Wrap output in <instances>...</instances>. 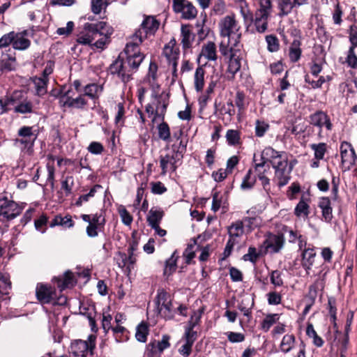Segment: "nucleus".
Wrapping results in <instances>:
<instances>
[{
    "mask_svg": "<svg viewBox=\"0 0 357 357\" xmlns=\"http://www.w3.org/2000/svg\"><path fill=\"white\" fill-rule=\"evenodd\" d=\"M270 167L264 161L261 160L259 162H256L255 165V169L257 175L259 177L265 174V173L269 170Z\"/></svg>",
    "mask_w": 357,
    "mask_h": 357,
    "instance_id": "64",
    "label": "nucleus"
},
{
    "mask_svg": "<svg viewBox=\"0 0 357 357\" xmlns=\"http://www.w3.org/2000/svg\"><path fill=\"white\" fill-rule=\"evenodd\" d=\"M56 225L63 226L67 228H70L74 226V222L69 215L62 217L61 215H56L50 223V226L53 227Z\"/></svg>",
    "mask_w": 357,
    "mask_h": 357,
    "instance_id": "38",
    "label": "nucleus"
},
{
    "mask_svg": "<svg viewBox=\"0 0 357 357\" xmlns=\"http://www.w3.org/2000/svg\"><path fill=\"white\" fill-rule=\"evenodd\" d=\"M186 145L180 141L179 144H173L172 149H166V153L160 156V165L162 169V174H165L167 172L176 171L177 162L183 158V153L185 151Z\"/></svg>",
    "mask_w": 357,
    "mask_h": 357,
    "instance_id": "3",
    "label": "nucleus"
},
{
    "mask_svg": "<svg viewBox=\"0 0 357 357\" xmlns=\"http://www.w3.org/2000/svg\"><path fill=\"white\" fill-rule=\"evenodd\" d=\"M164 215V212L160 208H151L147 216V222L149 225L151 227L160 225V221Z\"/></svg>",
    "mask_w": 357,
    "mask_h": 357,
    "instance_id": "28",
    "label": "nucleus"
},
{
    "mask_svg": "<svg viewBox=\"0 0 357 357\" xmlns=\"http://www.w3.org/2000/svg\"><path fill=\"white\" fill-rule=\"evenodd\" d=\"M161 352L155 344V342H151L146 345V355L147 357H161Z\"/></svg>",
    "mask_w": 357,
    "mask_h": 357,
    "instance_id": "58",
    "label": "nucleus"
},
{
    "mask_svg": "<svg viewBox=\"0 0 357 357\" xmlns=\"http://www.w3.org/2000/svg\"><path fill=\"white\" fill-rule=\"evenodd\" d=\"M205 70L203 66L197 68L194 75V86L197 92L202 91L204 86Z\"/></svg>",
    "mask_w": 357,
    "mask_h": 357,
    "instance_id": "33",
    "label": "nucleus"
},
{
    "mask_svg": "<svg viewBox=\"0 0 357 357\" xmlns=\"http://www.w3.org/2000/svg\"><path fill=\"white\" fill-rule=\"evenodd\" d=\"M155 304L158 314L165 319L174 317V310L169 295L162 290L158 293Z\"/></svg>",
    "mask_w": 357,
    "mask_h": 357,
    "instance_id": "9",
    "label": "nucleus"
},
{
    "mask_svg": "<svg viewBox=\"0 0 357 357\" xmlns=\"http://www.w3.org/2000/svg\"><path fill=\"white\" fill-rule=\"evenodd\" d=\"M75 282L74 280L73 273L70 271H66L64 274L63 281L61 282V284H59L58 286L62 291L66 288L73 287L75 284Z\"/></svg>",
    "mask_w": 357,
    "mask_h": 357,
    "instance_id": "56",
    "label": "nucleus"
},
{
    "mask_svg": "<svg viewBox=\"0 0 357 357\" xmlns=\"http://www.w3.org/2000/svg\"><path fill=\"white\" fill-rule=\"evenodd\" d=\"M244 233L243 222L241 220H238L232 222L228 227V234L229 238L236 239L243 236Z\"/></svg>",
    "mask_w": 357,
    "mask_h": 357,
    "instance_id": "31",
    "label": "nucleus"
},
{
    "mask_svg": "<svg viewBox=\"0 0 357 357\" xmlns=\"http://www.w3.org/2000/svg\"><path fill=\"white\" fill-rule=\"evenodd\" d=\"M355 48L349 47L346 58V63L348 66L353 69L357 68V55L355 52Z\"/></svg>",
    "mask_w": 357,
    "mask_h": 357,
    "instance_id": "53",
    "label": "nucleus"
},
{
    "mask_svg": "<svg viewBox=\"0 0 357 357\" xmlns=\"http://www.w3.org/2000/svg\"><path fill=\"white\" fill-rule=\"evenodd\" d=\"M294 214L296 216L301 218H307L310 214V206L307 200H305L303 197L301 199L299 202L295 207Z\"/></svg>",
    "mask_w": 357,
    "mask_h": 357,
    "instance_id": "36",
    "label": "nucleus"
},
{
    "mask_svg": "<svg viewBox=\"0 0 357 357\" xmlns=\"http://www.w3.org/2000/svg\"><path fill=\"white\" fill-rule=\"evenodd\" d=\"M238 40L236 38L235 40V43H234L231 47V50L228 52V54L225 56L229 57V64H228V72L231 74L232 77L241 69V58L238 53L240 52L238 47Z\"/></svg>",
    "mask_w": 357,
    "mask_h": 357,
    "instance_id": "12",
    "label": "nucleus"
},
{
    "mask_svg": "<svg viewBox=\"0 0 357 357\" xmlns=\"http://www.w3.org/2000/svg\"><path fill=\"white\" fill-rule=\"evenodd\" d=\"M220 35L222 40L219 45L220 53L223 56L228 54L231 51V46L235 43V40L238 38L240 43L241 33H239L240 25L236 20L234 14L227 15L223 17L219 23Z\"/></svg>",
    "mask_w": 357,
    "mask_h": 357,
    "instance_id": "2",
    "label": "nucleus"
},
{
    "mask_svg": "<svg viewBox=\"0 0 357 357\" xmlns=\"http://www.w3.org/2000/svg\"><path fill=\"white\" fill-rule=\"evenodd\" d=\"M254 305V301L250 296H244L241 303L238 304V310L243 312L245 317H250L251 314V310Z\"/></svg>",
    "mask_w": 357,
    "mask_h": 357,
    "instance_id": "35",
    "label": "nucleus"
},
{
    "mask_svg": "<svg viewBox=\"0 0 357 357\" xmlns=\"http://www.w3.org/2000/svg\"><path fill=\"white\" fill-rule=\"evenodd\" d=\"M103 91V86L96 84H89L84 87L83 96H86L91 99H98Z\"/></svg>",
    "mask_w": 357,
    "mask_h": 357,
    "instance_id": "29",
    "label": "nucleus"
},
{
    "mask_svg": "<svg viewBox=\"0 0 357 357\" xmlns=\"http://www.w3.org/2000/svg\"><path fill=\"white\" fill-rule=\"evenodd\" d=\"M113 29L105 22L102 29L97 31V36L94 37L93 47L104 50L110 42V36L113 33Z\"/></svg>",
    "mask_w": 357,
    "mask_h": 357,
    "instance_id": "13",
    "label": "nucleus"
},
{
    "mask_svg": "<svg viewBox=\"0 0 357 357\" xmlns=\"http://www.w3.org/2000/svg\"><path fill=\"white\" fill-rule=\"evenodd\" d=\"M105 26V22H98L97 23H86L84 30L77 36V43L82 45H89L93 46L94 37L97 36V31L102 29Z\"/></svg>",
    "mask_w": 357,
    "mask_h": 357,
    "instance_id": "8",
    "label": "nucleus"
},
{
    "mask_svg": "<svg viewBox=\"0 0 357 357\" xmlns=\"http://www.w3.org/2000/svg\"><path fill=\"white\" fill-rule=\"evenodd\" d=\"M181 45L184 50L192 47L195 40V35L192 31L190 25L183 24L181 28Z\"/></svg>",
    "mask_w": 357,
    "mask_h": 357,
    "instance_id": "21",
    "label": "nucleus"
},
{
    "mask_svg": "<svg viewBox=\"0 0 357 357\" xmlns=\"http://www.w3.org/2000/svg\"><path fill=\"white\" fill-rule=\"evenodd\" d=\"M163 55L167 58L169 64L172 66L174 73L176 72L177 60L179 53L177 49L174 48V43L169 42L163 48Z\"/></svg>",
    "mask_w": 357,
    "mask_h": 357,
    "instance_id": "19",
    "label": "nucleus"
},
{
    "mask_svg": "<svg viewBox=\"0 0 357 357\" xmlns=\"http://www.w3.org/2000/svg\"><path fill=\"white\" fill-rule=\"evenodd\" d=\"M204 309L200 308L197 311H194L193 313L190 316V319L188 323V325L185 327V332L189 333H197L196 331H194V328L199 324L202 315L203 314Z\"/></svg>",
    "mask_w": 357,
    "mask_h": 357,
    "instance_id": "30",
    "label": "nucleus"
},
{
    "mask_svg": "<svg viewBox=\"0 0 357 357\" xmlns=\"http://www.w3.org/2000/svg\"><path fill=\"white\" fill-rule=\"evenodd\" d=\"M178 255H176V252H174L172 256L166 260L165 266L164 269V275L166 276L171 275L176 268V261L178 259Z\"/></svg>",
    "mask_w": 357,
    "mask_h": 357,
    "instance_id": "43",
    "label": "nucleus"
},
{
    "mask_svg": "<svg viewBox=\"0 0 357 357\" xmlns=\"http://www.w3.org/2000/svg\"><path fill=\"white\" fill-rule=\"evenodd\" d=\"M266 41L268 45V50L271 52H277L279 50L280 44L278 39L274 35H268L266 36Z\"/></svg>",
    "mask_w": 357,
    "mask_h": 357,
    "instance_id": "54",
    "label": "nucleus"
},
{
    "mask_svg": "<svg viewBox=\"0 0 357 357\" xmlns=\"http://www.w3.org/2000/svg\"><path fill=\"white\" fill-rule=\"evenodd\" d=\"M197 333H189L185 332L183 338L185 343L178 349L179 354L183 357H188L192 351V347L197 340Z\"/></svg>",
    "mask_w": 357,
    "mask_h": 357,
    "instance_id": "22",
    "label": "nucleus"
},
{
    "mask_svg": "<svg viewBox=\"0 0 357 357\" xmlns=\"http://www.w3.org/2000/svg\"><path fill=\"white\" fill-rule=\"evenodd\" d=\"M252 169H249L241 185L242 189L248 190L252 188L254 186L256 182V178L255 176L252 175Z\"/></svg>",
    "mask_w": 357,
    "mask_h": 357,
    "instance_id": "52",
    "label": "nucleus"
},
{
    "mask_svg": "<svg viewBox=\"0 0 357 357\" xmlns=\"http://www.w3.org/2000/svg\"><path fill=\"white\" fill-rule=\"evenodd\" d=\"M37 135L33 131V127L24 126L17 131V137L13 140L14 146L19 148L25 154L31 155Z\"/></svg>",
    "mask_w": 357,
    "mask_h": 357,
    "instance_id": "4",
    "label": "nucleus"
},
{
    "mask_svg": "<svg viewBox=\"0 0 357 357\" xmlns=\"http://www.w3.org/2000/svg\"><path fill=\"white\" fill-rule=\"evenodd\" d=\"M95 347L96 336L90 335L87 340H75L71 344V350L75 357H86L93 354Z\"/></svg>",
    "mask_w": 357,
    "mask_h": 357,
    "instance_id": "6",
    "label": "nucleus"
},
{
    "mask_svg": "<svg viewBox=\"0 0 357 357\" xmlns=\"http://www.w3.org/2000/svg\"><path fill=\"white\" fill-rule=\"evenodd\" d=\"M284 239L282 235H270L265 243L268 249L273 252H278L283 247Z\"/></svg>",
    "mask_w": 357,
    "mask_h": 357,
    "instance_id": "25",
    "label": "nucleus"
},
{
    "mask_svg": "<svg viewBox=\"0 0 357 357\" xmlns=\"http://www.w3.org/2000/svg\"><path fill=\"white\" fill-rule=\"evenodd\" d=\"M15 112L20 114H28L33 112V104L31 101L24 100L15 107Z\"/></svg>",
    "mask_w": 357,
    "mask_h": 357,
    "instance_id": "50",
    "label": "nucleus"
},
{
    "mask_svg": "<svg viewBox=\"0 0 357 357\" xmlns=\"http://www.w3.org/2000/svg\"><path fill=\"white\" fill-rule=\"evenodd\" d=\"M295 337L294 335H285L281 341L280 349L284 353L289 352L294 346Z\"/></svg>",
    "mask_w": 357,
    "mask_h": 357,
    "instance_id": "44",
    "label": "nucleus"
},
{
    "mask_svg": "<svg viewBox=\"0 0 357 357\" xmlns=\"http://www.w3.org/2000/svg\"><path fill=\"white\" fill-rule=\"evenodd\" d=\"M160 24L155 16L145 15L139 28L130 38L142 43L145 39L155 35Z\"/></svg>",
    "mask_w": 357,
    "mask_h": 357,
    "instance_id": "5",
    "label": "nucleus"
},
{
    "mask_svg": "<svg viewBox=\"0 0 357 357\" xmlns=\"http://www.w3.org/2000/svg\"><path fill=\"white\" fill-rule=\"evenodd\" d=\"M310 123L318 128V137L319 139L323 137V128H325L327 131H331L333 129V123L328 115L323 111H317L312 114L310 116Z\"/></svg>",
    "mask_w": 357,
    "mask_h": 357,
    "instance_id": "10",
    "label": "nucleus"
},
{
    "mask_svg": "<svg viewBox=\"0 0 357 357\" xmlns=\"http://www.w3.org/2000/svg\"><path fill=\"white\" fill-rule=\"evenodd\" d=\"M310 149L314 151V158L317 160H323L327 151V144L324 142L310 144Z\"/></svg>",
    "mask_w": 357,
    "mask_h": 357,
    "instance_id": "39",
    "label": "nucleus"
},
{
    "mask_svg": "<svg viewBox=\"0 0 357 357\" xmlns=\"http://www.w3.org/2000/svg\"><path fill=\"white\" fill-rule=\"evenodd\" d=\"M87 104L86 100L84 98L83 95H80L75 98L67 96L66 100H63V106L68 107H73L76 109H82Z\"/></svg>",
    "mask_w": 357,
    "mask_h": 357,
    "instance_id": "32",
    "label": "nucleus"
},
{
    "mask_svg": "<svg viewBox=\"0 0 357 357\" xmlns=\"http://www.w3.org/2000/svg\"><path fill=\"white\" fill-rule=\"evenodd\" d=\"M15 39V32L11 31L8 33L4 34L0 38V48L6 47L10 44H13V40Z\"/></svg>",
    "mask_w": 357,
    "mask_h": 357,
    "instance_id": "61",
    "label": "nucleus"
},
{
    "mask_svg": "<svg viewBox=\"0 0 357 357\" xmlns=\"http://www.w3.org/2000/svg\"><path fill=\"white\" fill-rule=\"evenodd\" d=\"M278 314H268L263 320L261 323V328L264 331H268L270 328L277 321L278 319Z\"/></svg>",
    "mask_w": 357,
    "mask_h": 357,
    "instance_id": "55",
    "label": "nucleus"
},
{
    "mask_svg": "<svg viewBox=\"0 0 357 357\" xmlns=\"http://www.w3.org/2000/svg\"><path fill=\"white\" fill-rule=\"evenodd\" d=\"M141 44L130 38L124 49L126 60L121 59L119 57L109 66L110 73L112 75H116L124 83L132 79V74L137 71L145 58L144 54L139 50Z\"/></svg>",
    "mask_w": 357,
    "mask_h": 357,
    "instance_id": "1",
    "label": "nucleus"
},
{
    "mask_svg": "<svg viewBox=\"0 0 357 357\" xmlns=\"http://www.w3.org/2000/svg\"><path fill=\"white\" fill-rule=\"evenodd\" d=\"M157 72V64L154 62H151L149 64L148 73L144 78V82H147L154 91L159 88V85L156 83L158 78Z\"/></svg>",
    "mask_w": 357,
    "mask_h": 357,
    "instance_id": "26",
    "label": "nucleus"
},
{
    "mask_svg": "<svg viewBox=\"0 0 357 357\" xmlns=\"http://www.w3.org/2000/svg\"><path fill=\"white\" fill-rule=\"evenodd\" d=\"M301 42L298 40H294L289 47V56L292 62L298 61L301 56Z\"/></svg>",
    "mask_w": 357,
    "mask_h": 357,
    "instance_id": "37",
    "label": "nucleus"
},
{
    "mask_svg": "<svg viewBox=\"0 0 357 357\" xmlns=\"http://www.w3.org/2000/svg\"><path fill=\"white\" fill-rule=\"evenodd\" d=\"M10 282L7 275L0 273V292L8 294V290L10 289Z\"/></svg>",
    "mask_w": 357,
    "mask_h": 357,
    "instance_id": "62",
    "label": "nucleus"
},
{
    "mask_svg": "<svg viewBox=\"0 0 357 357\" xmlns=\"http://www.w3.org/2000/svg\"><path fill=\"white\" fill-rule=\"evenodd\" d=\"M318 206L321 210L322 219L326 222H331L333 215L330 199L328 197H321L318 202Z\"/></svg>",
    "mask_w": 357,
    "mask_h": 357,
    "instance_id": "20",
    "label": "nucleus"
},
{
    "mask_svg": "<svg viewBox=\"0 0 357 357\" xmlns=\"http://www.w3.org/2000/svg\"><path fill=\"white\" fill-rule=\"evenodd\" d=\"M55 289L44 284H38L36 289L37 299L43 304L51 303L55 297Z\"/></svg>",
    "mask_w": 357,
    "mask_h": 357,
    "instance_id": "15",
    "label": "nucleus"
},
{
    "mask_svg": "<svg viewBox=\"0 0 357 357\" xmlns=\"http://www.w3.org/2000/svg\"><path fill=\"white\" fill-rule=\"evenodd\" d=\"M33 82L35 86L36 94L38 96H44L47 93V86L49 79L35 77L33 78Z\"/></svg>",
    "mask_w": 357,
    "mask_h": 357,
    "instance_id": "41",
    "label": "nucleus"
},
{
    "mask_svg": "<svg viewBox=\"0 0 357 357\" xmlns=\"http://www.w3.org/2000/svg\"><path fill=\"white\" fill-rule=\"evenodd\" d=\"M158 137L163 141H169L170 138V130L168 124L166 122L162 121L158 126Z\"/></svg>",
    "mask_w": 357,
    "mask_h": 357,
    "instance_id": "51",
    "label": "nucleus"
},
{
    "mask_svg": "<svg viewBox=\"0 0 357 357\" xmlns=\"http://www.w3.org/2000/svg\"><path fill=\"white\" fill-rule=\"evenodd\" d=\"M31 45V41L26 38L22 33H15L13 47L15 50H24Z\"/></svg>",
    "mask_w": 357,
    "mask_h": 357,
    "instance_id": "34",
    "label": "nucleus"
},
{
    "mask_svg": "<svg viewBox=\"0 0 357 357\" xmlns=\"http://www.w3.org/2000/svg\"><path fill=\"white\" fill-rule=\"evenodd\" d=\"M149 334V327L146 324L142 322L136 328L135 337L140 342H145Z\"/></svg>",
    "mask_w": 357,
    "mask_h": 357,
    "instance_id": "49",
    "label": "nucleus"
},
{
    "mask_svg": "<svg viewBox=\"0 0 357 357\" xmlns=\"http://www.w3.org/2000/svg\"><path fill=\"white\" fill-rule=\"evenodd\" d=\"M316 256V252L313 248H305L302 252V266L307 271L311 268Z\"/></svg>",
    "mask_w": 357,
    "mask_h": 357,
    "instance_id": "27",
    "label": "nucleus"
},
{
    "mask_svg": "<svg viewBox=\"0 0 357 357\" xmlns=\"http://www.w3.org/2000/svg\"><path fill=\"white\" fill-rule=\"evenodd\" d=\"M268 17L255 14L254 24L258 33H264L268 29Z\"/></svg>",
    "mask_w": 357,
    "mask_h": 357,
    "instance_id": "42",
    "label": "nucleus"
},
{
    "mask_svg": "<svg viewBox=\"0 0 357 357\" xmlns=\"http://www.w3.org/2000/svg\"><path fill=\"white\" fill-rule=\"evenodd\" d=\"M15 57L9 55L8 54H3L1 57V68L2 70L8 71L15 69Z\"/></svg>",
    "mask_w": 357,
    "mask_h": 357,
    "instance_id": "46",
    "label": "nucleus"
},
{
    "mask_svg": "<svg viewBox=\"0 0 357 357\" xmlns=\"http://www.w3.org/2000/svg\"><path fill=\"white\" fill-rule=\"evenodd\" d=\"M170 337L167 335H164L162 337V340L160 341H155V344L159 349V351L162 353L165 349H168L170 347L169 343Z\"/></svg>",
    "mask_w": 357,
    "mask_h": 357,
    "instance_id": "60",
    "label": "nucleus"
},
{
    "mask_svg": "<svg viewBox=\"0 0 357 357\" xmlns=\"http://www.w3.org/2000/svg\"><path fill=\"white\" fill-rule=\"evenodd\" d=\"M153 100L146 106V112L149 116L154 115L153 120L156 118H160L163 120L167 104L163 102L161 107H155V105L160 104V97L156 94L153 95Z\"/></svg>",
    "mask_w": 357,
    "mask_h": 357,
    "instance_id": "16",
    "label": "nucleus"
},
{
    "mask_svg": "<svg viewBox=\"0 0 357 357\" xmlns=\"http://www.w3.org/2000/svg\"><path fill=\"white\" fill-rule=\"evenodd\" d=\"M340 155L342 163L347 165L348 169L355 164L357 159L354 148L350 143L347 142H342L340 145Z\"/></svg>",
    "mask_w": 357,
    "mask_h": 357,
    "instance_id": "14",
    "label": "nucleus"
},
{
    "mask_svg": "<svg viewBox=\"0 0 357 357\" xmlns=\"http://www.w3.org/2000/svg\"><path fill=\"white\" fill-rule=\"evenodd\" d=\"M275 169V178L278 181V185L280 187L287 185L290 179V173L291 167H288V165L277 167Z\"/></svg>",
    "mask_w": 357,
    "mask_h": 357,
    "instance_id": "24",
    "label": "nucleus"
},
{
    "mask_svg": "<svg viewBox=\"0 0 357 357\" xmlns=\"http://www.w3.org/2000/svg\"><path fill=\"white\" fill-rule=\"evenodd\" d=\"M307 0H279L278 7L280 10L279 15L280 17L286 16L291 13L296 7L305 5Z\"/></svg>",
    "mask_w": 357,
    "mask_h": 357,
    "instance_id": "17",
    "label": "nucleus"
},
{
    "mask_svg": "<svg viewBox=\"0 0 357 357\" xmlns=\"http://www.w3.org/2000/svg\"><path fill=\"white\" fill-rule=\"evenodd\" d=\"M307 335L312 339L313 343L318 347H321L324 344V340L319 337L315 331L312 324H308L306 328Z\"/></svg>",
    "mask_w": 357,
    "mask_h": 357,
    "instance_id": "48",
    "label": "nucleus"
},
{
    "mask_svg": "<svg viewBox=\"0 0 357 357\" xmlns=\"http://www.w3.org/2000/svg\"><path fill=\"white\" fill-rule=\"evenodd\" d=\"M81 218L83 221L89 223L86 228V232L87 236L91 238L96 237L98 235V231L101 230L105 224V217L101 213L83 214Z\"/></svg>",
    "mask_w": 357,
    "mask_h": 357,
    "instance_id": "7",
    "label": "nucleus"
},
{
    "mask_svg": "<svg viewBox=\"0 0 357 357\" xmlns=\"http://www.w3.org/2000/svg\"><path fill=\"white\" fill-rule=\"evenodd\" d=\"M172 8L176 13H181L185 20L195 19L197 15L196 8L188 0H172Z\"/></svg>",
    "mask_w": 357,
    "mask_h": 357,
    "instance_id": "11",
    "label": "nucleus"
},
{
    "mask_svg": "<svg viewBox=\"0 0 357 357\" xmlns=\"http://www.w3.org/2000/svg\"><path fill=\"white\" fill-rule=\"evenodd\" d=\"M204 59L206 61H215L218 59L216 45L214 42L208 41L202 47L201 52L198 57V62L200 63L201 60Z\"/></svg>",
    "mask_w": 357,
    "mask_h": 357,
    "instance_id": "18",
    "label": "nucleus"
},
{
    "mask_svg": "<svg viewBox=\"0 0 357 357\" xmlns=\"http://www.w3.org/2000/svg\"><path fill=\"white\" fill-rule=\"evenodd\" d=\"M225 137L229 145L236 146L241 143V133L237 130H228Z\"/></svg>",
    "mask_w": 357,
    "mask_h": 357,
    "instance_id": "47",
    "label": "nucleus"
},
{
    "mask_svg": "<svg viewBox=\"0 0 357 357\" xmlns=\"http://www.w3.org/2000/svg\"><path fill=\"white\" fill-rule=\"evenodd\" d=\"M73 185L74 178L72 176H66L61 182V188L65 190L66 195L71 194Z\"/></svg>",
    "mask_w": 357,
    "mask_h": 357,
    "instance_id": "57",
    "label": "nucleus"
},
{
    "mask_svg": "<svg viewBox=\"0 0 357 357\" xmlns=\"http://www.w3.org/2000/svg\"><path fill=\"white\" fill-rule=\"evenodd\" d=\"M91 10L96 15L100 13L102 9L107 6V3L103 1V0H91Z\"/></svg>",
    "mask_w": 357,
    "mask_h": 357,
    "instance_id": "63",
    "label": "nucleus"
},
{
    "mask_svg": "<svg viewBox=\"0 0 357 357\" xmlns=\"http://www.w3.org/2000/svg\"><path fill=\"white\" fill-rule=\"evenodd\" d=\"M22 209L16 202L11 203L6 209L0 210V216L8 221L12 220L21 214Z\"/></svg>",
    "mask_w": 357,
    "mask_h": 357,
    "instance_id": "23",
    "label": "nucleus"
},
{
    "mask_svg": "<svg viewBox=\"0 0 357 357\" xmlns=\"http://www.w3.org/2000/svg\"><path fill=\"white\" fill-rule=\"evenodd\" d=\"M119 213L123 223L127 226L130 225L132 222V216L126 210L124 206H120L119 208Z\"/></svg>",
    "mask_w": 357,
    "mask_h": 357,
    "instance_id": "59",
    "label": "nucleus"
},
{
    "mask_svg": "<svg viewBox=\"0 0 357 357\" xmlns=\"http://www.w3.org/2000/svg\"><path fill=\"white\" fill-rule=\"evenodd\" d=\"M282 153L283 152H278L270 146L266 147L261 153V160L264 161L266 163H271L275 158Z\"/></svg>",
    "mask_w": 357,
    "mask_h": 357,
    "instance_id": "40",
    "label": "nucleus"
},
{
    "mask_svg": "<svg viewBox=\"0 0 357 357\" xmlns=\"http://www.w3.org/2000/svg\"><path fill=\"white\" fill-rule=\"evenodd\" d=\"M259 7L256 10L255 14L270 17L272 12V3L271 0H259Z\"/></svg>",
    "mask_w": 357,
    "mask_h": 357,
    "instance_id": "45",
    "label": "nucleus"
}]
</instances>
